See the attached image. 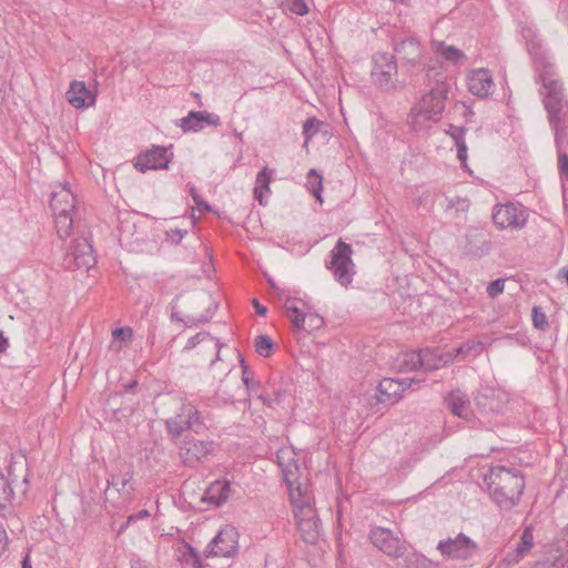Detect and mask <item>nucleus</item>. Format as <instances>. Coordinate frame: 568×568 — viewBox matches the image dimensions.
I'll return each instance as SVG.
<instances>
[{"label":"nucleus","instance_id":"44","mask_svg":"<svg viewBox=\"0 0 568 568\" xmlns=\"http://www.w3.org/2000/svg\"><path fill=\"white\" fill-rule=\"evenodd\" d=\"M112 336H113V343H115L116 339H121L123 342L130 341L132 337V328H130L128 326L115 328L112 332Z\"/></svg>","mask_w":568,"mask_h":568},{"label":"nucleus","instance_id":"16","mask_svg":"<svg viewBox=\"0 0 568 568\" xmlns=\"http://www.w3.org/2000/svg\"><path fill=\"white\" fill-rule=\"evenodd\" d=\"M468 90L474 95L485 98L494 90L493 74L484 68L471 70L467 75Z\"/></svg>","mask_w":568,"mask_h":568},{"label":"nucleus","instance_id":"36","mask_svg":"<svg viewBox=\"0 0 568 568\" xmlns=\"http://www.w3.org/2000/svg\"><path fill=\"white\" fill-rule=\"evenodd\" d=\"M13 497V489L11 488L9 481L0 476V516H4L3 511L7 508V504L10 503Z\"/></svg>","mask_w":568,"mask_h":568},{"label":"nucleus","instance_id":"31","mask_svg":"<svg viewBox=\"0 0 568 568\" xmlns=\"http://www.w3.org/2000/svg\"><path fill=\"white\" fill-rule=\"evenodd\" d=\"M284 307L286 315L291 320L294 328L303 329L306 322V315L297 307V300L287 298L285 301Z\"/></svg>","mask_w":568,"mask_h":568},{"label":"nucleus","instance_id":"50","mask_svg":"<svg viewBox=\"0 0 568 568\" xmlns=\"http://www.w3.org/2000/svg\"><path fill=\"white\" fill-rule=\"evenodd\" d=\"M186 232L175 229L168 233V239L171 243L179 244Z\"/></svg>","mask_w":568,"mask_h":568},{"label":"nucleus","instance_id":"19","mask_svg":"<svg viewBox=\"0 0 568 568\" xmlns=\"http://www.w3.org/2000/svg\"><path fill=\"white\" fill-rule=\"evenodd\" d=\"M67 101L75 109L88 108L95 103V95L83 81L74 80L65 92Z\"/></svg>","mask_w":568,"mask_h":568},{"label":"nucleus","instance_id":"30","mask_svg":"<svg viewBox=\"0 0 568 568\" xmlns=\"http://www.w3.org/2000/svg\"><path fill=\"white\" fill-rule=\"evenodd\" d=\"M476 405L479 409L484 412H495L496 406V393L493 387L485 386L478 390V394L475 398Z\"/></svg>","mask_w":568,"mask_h":568},{"label":"nucleus","instance_id":"17","mask_svg":"<svg viewBox=\"0 0 568 568\" xmlns=\"http://www.w3.org/2000/svg\"><path fill=\"white\" fill-rule=\"evenodd\" d=\"M527 221L526 210L521 204L508 203L499 207V226L518 229Z\"/></svg>","mask_w":568,"mask_h":568},{"label":"nucleus","instance_id":"45","mask_svg":"<svg viewBox=\"0 0 568 568\" xmlns=\"http://www.w3.org/2000/svg\"><path fill=\"white\" fill-rule=\"evenodd\" d=\"M132 479V476H129L128 478L123 477V478H119V477H112L111 480H109V489L111 487H114L118 491L120 489H124L126 487V485L130 483V480Z\"/></svg>","mask_w":568,"mask_h":568},{"label":"nucleus","instance_id":"56","mask_svg":"<svg viewBox=\"0 0 568 568\" xmlns=\"http://www.w3.org/2000/svg\"><path fill=\"white\" fill-rule=\"evenodd\" d=\"M8 347V339L0 332V353H3Z\"/></svg>","mask_w":568,"mask_h":568},{"label":"nucleus","instance_id":"35","mask_svg":"<svg viewBox=\"0 0 568 568\" xmlns=\"http://www.w3.org/2000/svg\"><path fill=\"white\" fill-rule=\"evenodd\" d=\"M180 296H175L174 300L171 302L172 310H175L178 307V301ZM172 320H176L179 322H183L187 327L196 326L201 323H206L210 321L211 316L202 315L199 318L194 317H186V320L181 318L178 314V312L173 311L171 315Z\"/></svg>","mask_w":568,"mask_h":568},{"label":"nucleus","instance_id":"61","mask_svg":"<svg viewBox=\"0 0 568 568\" xmlns=\"http://www.w3.org/2000/svg\"><path fill=\"white\" fill-rule=\"evenodd\" d=\"M23 568H27L26 560L23 561Z\"/></svg>","mask_w":568,"mask_h":568},{"label":"nucleus","instance_id":"25","mask_svg":"<svg viewBox=\"0 0 568 568\" xmlns=\"http://www.w3.org/2000/svg\"><path fill=\"white\" fill-rule=\"evenodd\" d=\"M486 349V345L479 339H468L458 346L453 353L454 362H469L475 359Z\"/></svg>","mask_w":568,"mask_h":568},{"label":"nucleus","instance_id":"7","mask_svg":"<svg viewBox=\"0 0 568 568\" xmlns=\"http://www.w3.org/2000/svg\"><path fill=\"white\" fill-rule=\"evenodd\" d=\"M165 424L169 434L175 438L180 437L186 429L196 434L205 429L201 413L192 404L183 405L180 413L169 418Z\"/></svg>","mask_w":568,"mask_h":568},{"label":"nucleus","instance_id":"21","mask_svg":"<svg viewBox=\"0 0 568 568\" xmlns=\"http://www.w3.org/2000/svg\"><path fill=\"white\" fill-rule=\"evenodd\" d=\"M295 456V452L290 447L281 448L276 454L278 467L282 470L284 480L290 487H292L300 469Z\"/></svg>","mask_w":568,"mask_h":568},{"label":"nucleus","instance_id":"38","mask_svg":"<svg viewBox=\"0 0 568 568\" xmlns=\"http://www.w3.org/2000/svg\"><path fill=\"white\" fill-rule=\"evenodd\" d=\"M178 551L180 554V560H183L185 562L192 561L193 566H196L199 564V556L191 545L182 542L179 546Z\"/></svg>","mask_w":568,"mask_h":568},{"label":"nucleus","instance_id":"34","mask_svg":"<svg viewBox=\"0 0 568 568\" xmlns=\"http://www.w3.org/2000/svg\"><path fill=\"white\" fill-rule=\"evenodd\" d=\"M481 487L486 488L488 494L493 499L497 496V487L494 486L495 484V471L494 467L489 466L488 468L483 467L481 468Z\"/></svg>","mask_w":568,"mask_h":568},{"label":"nucleus","instance_id":"41","mask_svg":"<svg viewBox=\"0 0 568 568\" xmlns=\"http://www.w3.org/2000/svg\"><path fill=\"white\" fill-rule=\"evenodd\" d=\"M447 209H456L457 211L465 212L469 207V201L465 197H447Z\"/></svg>","mask_w":568,"mask_h":568},{"label":"nucleus","instance_id":"59","mask_svg":"<svg viewBox=\"0 0 568 568\" xmlns=\"http://www.w3.org/2000/svg\"><path fill=\"white\" fill-rule=\"evenodd\" d=\"M491 219L494 222L497 220V204L493 206L491 209Z\"/></svg>","mask_w":568,"mask_h":568},{"label":"nucleus","instance_id":"6","mask_svg":"<svg viewBox=\"0 0 568 568\" xmlns=\"http://www.w3.org/2000/svg\"><path fill=\"white\" fill-rule=\"evenodd\" d=\"M352 254V246L339 239L331 251V260L326 264L335 281L345 287L353 282L355 275V264L353 263Z\"/></svg>","mask_w":568,"mask_h":568},{"label":"nucleus","instance_id":"9","mask_svg":"<svg viewBox=\"0 0 568 568\" xmlns=\"http://www.w3.org/2000/svg\"><path fill=\"white\" fill-rule=\"evenodd\" d=\"M525 480L520 474L508 469H499V506L511 507L516 505L523 495Z\"/></svg>","mask_w":568,"mask_h":568},{"label":"nucleus","instance_id":"11","mask_svg":"<svg viewBox=\"0 0 568 568\" xmlns=\"http://www.w3.org/2000/svg\"><path fill=\"white\" fill-rule=\"evenodd\" d=\"M369 540L378 550L392 558H400L407 550L405 541L400 540L388 528H372L369 531Z\"/></svg>","mask_w":568,"mask_h":568},{"label":"nucleus","instance_id":"4","mask_svg":"<svg viewBox=\"0 0 568 568\" xmlns=\"http://www.w3.org/2000/svg\"><path fill=\"white\" fill-rule=\"evenodd\" d=\"M544 85L548 90L545 105L556 131L557 145L561 148L565 143H568L567 112L564 110L561 100L558 97L561 93V85L555 80L548 82L544 80Z\"/></svg>","mask_w":568,"mask_h":568},{"label":"nucleus","instance_id":"27","mask_svg":"<svg viewBox=\"0 0 568 568\" xmlns=\"http://www.w3.org/2000/svg\"><path fill=\"white\" fill-rule=\"evenodd\" d=\"M419 351H406L398 354L394 359V368L398 372H412L420 367Z\"/></svg>","mask_w":568,"mask_h":568},{"label":"nucleus","instance_id":"58","mask_svg":"<svg viewBox=\"0 0 568 568\" xmlns=\"http://www.w3.org/2000/svg\"><path fill=\"white\" fill-rule=\"evenodd\" d=\"M138 385L136 381H132L124 385L126 392H131Z\"/></svg>","mask_w":568,"mask_h":568},{"label":"nucleus","instance_id":"22","mask_svg":"<svg viewBox=\"0 0 568 568\" xmlns=\"http://www.w3.org/2000/svg\"><path fill=\"white\" fill-rule=\"evenodd\" d=\"M445 403L455 416L464 420L471 419L473 410L470 408V400L468 396L460 389L452 390L445 397Z\"/></svg>","mask_w":568,"mask_h":568},{"label":"nucleus","instance_id":"12","mask_svg":"<svg viewBox=\"0 0 568 568\" xmlns=\"http://www.w3.org/2000/svg\"><path fill=\"white\" fill-rule=\"evenodd\" d=\"M237 531L232 526L221 528L204 550L205 557H232L237 551Z\"/></svg>","mask_w":568,"mask_h":568},{"label":"nucleus","instance_id":"15","mask_svg":"<svg viewBox=\"0 0 568 568\" xmlns=\"http://www.w3.org/2000/svg\"><path fill=\"white\" fill-rule=\"evenodd\" d=\"M221 125V119L217 114L207 111H190L186 116L181 119V129L183 132H199L206 126Z\"/></svg>","mask_w":568,"mask_h":568},{"label":"nucleus","instance_id":"51","mask_svg":"<svg viewBox=\"0 0 568 568\" xmlns=\"http://www.w3.org/2000/svg\"><path fill=\"white\" fill-rule=\"evenodd\" d=\"M205 336H206V333L201 332V333H197L196 335L190 337L186 342L185 348L191 349V348L195 347L199 343H201L205 338Z\"/></svg>","mask_w":568,"mask_h":568},{"label":"nucleus","instance_id":"10","mask_svg":"<svg viewBox=\"0 0 568 568\" xmlns=\"http://www.w3.org/2000/svg\"><path fill=\"white\" fill-rule=\"evenodd\" d=\"M477 544L464 534H458L455 538L439 540L437 550L449 559L466 560L477 552Z\"/></svg>","mask_w":568,"mask_h":568},{"label":"nucleus","instance_id":"48","mask_svg":"<svg viewBox=\"0 0 568 568\" xmlns=\"http://www.w3.org/2000/svg\"><path fill=\"white\" fill-rule=\"evenodd\" d=\"M306 321L311 329L320 328L324 324L323 317L318 316L317 314L306 315Z\"/></svg>","mask_w":568,"mask_h":568},{"label":"nucleus","instance_id":"37","mask_svg":"<svg viewBox=\"0 0 568 568\" xmlns=\"http://www.w3.org/2000/svg\"><path fill=\"white\" fill-rule=\"evenodd\" d=\"M534 546V535L530 528H526L520 537V542L517 547V557H524L530 551Z\"/></svg>","mask_w":568,"mask_h":568},{"label":"nucleus","instance_id":"29","mask_svg":"<svg viewBox=\"0 0 568 568\" xmlns=\"http://www.w3.org/2000/svg\"><path fill=\"white\" fill-rule=\"evenodd\" d=\"M433 49L436 54L449 62H453L454 64H458L465 59V54L462 50L454 45H447L440 41H433Z\"/></svg>","mask_w":568,"mask_h":568},{"label":"nucleus","instance_id":"8","mask_svg":"<svg viewBox=\"0 0 568 568\" xmlns=\"http://www.w3.org/2000/svg\"><path fill=\"white\" fill-rule=\"evenodd\" d=\"M214 450L213 440H199L186 436L179 446V456L184 466L196 467L213 455Z\"/></svg>","mask_w":568,"mask_h":568},{"label":"nucleus","instance_id":"53","mask_svg":"<svg viewBox=\"0 0 568 568\" xmlns=\"http://www.w3.org/2000/svg\"><path fill=\"white\" fill-rule=\"evenodd\" d=\"M252 304H253V306H254V308H255V312H256L260 316H265V315H266V313H267V308H266L264 305H262V304H261L256 298H254V300L252 301Z\"/></svg>","mask_w":568,"mask_h":568},{"label":"nucleus","instance_id":"28","mask_svg":"<svg viewBox=\"0 0 568 568\" xmlns=\"http://www.w3.org/2000/svg\"><path fill=\"white\" fill-rule=\"evenodd\" d=\"M272 179V171L264 166L256 175L254 196L261 205H266L264 196L270 194V182Z\"/></svg>","mask_w":568,"mask_h":568},{"label":"nucleus","instance_id":"46","mask_svg":"<svg viewBox=\"0 0 568 568\" xmlns=\"http://www.w3.org/2000/svg\"><path fill=\"white\" fill-rule=\"evenodd\" d=\"M290 9L298 16H304L307 12V6L303 0H291Z\"/></svg>","mask_w":568,"mask_h":568},{"label":"nucleus","instance_id":"1","mask_svg":"<svg viewBox=\"0 0 568 568\" xmlns=\"http://www.w3.org/2000/svg\"><path fill=\"white\" fill-rule=\"evenodd\" d=\"M430 89L420 100L410 109L408 114V125L412 130L419 132L426 131L432 122H436L445 109V102L448 99L450 90L446 75L436 67H428L426 70Z\"/></svg>","mask_w":568,"mask_h":568},{"label":"nucleus","instance_id":"60","mask_svg":"<svg viewBox=\"0 0 568 568\" xmlns=\"http://www.w3.org/2000/svg\"><path fill=\"white\" fill-rule=\"evenodd\" d=\"M129 526H125V523L123 525H121V527L119 528V531L118 534H122Z\"/></svg>","mask_w":568,"mask_h":568},{"label":"nucleus","instance_id":"57","mask_svg":"<svg viewBox=\"0 0 568 568\" xmlns=\"http://www.w3.org/2000/svg\"><path fill=\"white\" fill-rule=\"evenodd\" d=\"M131 568H146V567L140 559H136V560L131 561Z\"/></svg>","mask_w":568,"mask_h":568},{"label":"nucleus","instance_id":"49","mask_svg":"<svg viewBox=\"0 0 568 568\" xmlns=\"http://www.w3.org/2000/svg\"><path fill=\"white\" fill-rule=\"evenodd\" d=\"M150 517V513L146 509L140 510L136 514H133L128 517L125 521V526H130L132 523H135L136 520L146 519Z\"/></svg>","mask_w":568,"mask_h":568},{"label":"nucleus","instance_id":"13","mask_svg":"<svg viewBox=\"0 0 568 568\" xmlns=\"http://www.w3.org/2000/svg\"><path fill=\"white\" fill-rule=\"evenodd\" d=\"M420 381L415 378H383L378 384L379 402L395 403L406 389H418Z\"/></svg>","mask_w":568,"mask_h":568},{"label":"nucleus","instance_id":"18","mask_svg":"<svg viewBox=\"0 0 568 568\" xmlns=\"http://www.w3.org/2000/svg\"><path fill=\"white\" fill-rule=\"evenodd\" d=\"M394 51L399 57V59L414 67L419 63L423 48L420 41L417 38L408 37L406 39L395 41Z\"/></svg>","mask_w":568,"mask_h":568},{"label":"nucleus","instance_id":"39","mask_svg":"<svg viewBox=\"0 0 568 568\" xmlns=\"http://www.w3.org/2000/svg\"><path fill=\"white\" fill-rule=\"evenodd\" d=\"M254 345L257 354L263 357H268L274 346L272 339L266 335H258L255 338Z\"/></svg>","mask_w":568,"mask_h":568},{"label":"nucleus","instance_id":"26","mask_svg":"<svg viewBox=\"0 0 568 568\" xmlns=\"http://www.w3.org/2000/svg\"><path fill=\"white\" fill-rule=\"evenodd\" d=\"M448 134L457 149V158L460 161V164L464 169L467 168V145L465 142V133L466 129L464 126H456L449 124L448 129L445 131Z\"/></svg>","mask_w":568,"mask_h":568},{"label":"nucleus","instance_id":"23","mask_svg":"<svg viewBox=\"0 0 568 568\" xmlns=\"http://www.w3.org/2000/svg\"><path fill=\"white\" fill-rule=\"evenodd\" d=\"M70 255L78 268L88 271L95 264L93 247L87 239L77 240Z\"/></svg>","mask_w":568,"mask_h":568},{"label":"nucleus","instance_id":"43","mask_svg":"<svg viewBox=\"0 0 568 568\" xmlns=\"http://www.w3.org/2000/svg\"><path fill=\"white\" fill-rule=\"evenodd\" d=\"M190 195L192 196L194 203L197 205L200 210L211 211V206L207 202H205L197 193L196 189L193 185L189 186Z\"/></svg>","mask_w":568,"mask_h":568},{"label":"nucleus","instance_id":"14","mask_svg":"<svg viewBox=\"0 0 568 568\" xmlns=\"http://www.w3.org/2000/svg\"><path fill=\"white\" fill-rule=\"evenodd\" d=\"M172 156L173 153L170 151V148L153 145L136 158L135 168L140 172L166 169Z\"/></svg>","mask_w":568,"mask_h":568},{"label":"nucleus","instance_id":"32","mask_svg":"<svg viewBox=\"0 0 568 568\" xmlns=\"http://www.w3.org/2000/svg\"><path fill=\"white\" fill-rule=\"evenodd\" d=\"M402 558H404L406 568H438L435 562L416 551L409 554L405 552Z\"/></svg>","mask_w":568,"mask_h":568},{"label":"nucleus","instance_id":"55","mask_svg":"<svg viewBox=\"0 0 568 568\" xmlns=\"http://www.w3.org/2000/svg\"><path fill=\"white\" fill-rule=\"evenodd\" d=\"M7 547V535L6 531L0 528V555L6 550Z\"/></svg>","mask_w":568,"mask_h":568},{"label":"nucleus","instance_id":"3","mask_svg":"<svg viewBox=\"0 0 568 568\" xmlns=\"http://www.w3.org/2000/svg\"><path fill=\"white\" fill-rule=\"evenodd\" d=\"M371 74L374 84L384 92H396L405 87V83L398 80L397 62L393 54L375 53Z\"/></svg>","mask_w":568,"mask_h":568},{"label":"nucleus","instance_id":"52","mask_svg":"<svg viewBox=\"0 0 568 568\" xmlns=\"http://www.w3.org/2000/svg\"><path fill=\"white\" fill-rule=\"evenodd\" d=\"M559 168L564 174L568 175V155L567 154L559 155Z\"/></svg>","mask_w":568,"mask_h":568},{"label":"nucleus","instance_id":"33","mask_svg":"<svg viewBox=\"0 0 568 568\" xmlns=\"http://www.w3.org/2000/svg\"><path fill=\"white\" fill-rule=\"evenodd\" d=\"M322 181H323L322 175L315 169H311L308 171L307 187L320 202L323 201L322 196H321V192L323 189Z\"/></svg>","mask_w":568,"mask_h":568},{"label":"nucleus","instance_id":"24","mask_svg":"<svg viewBox=\"0 0 568 568\" xmlns=\"http://www.w3.org/2000/svg\"><path fill=\"white\" fill-rule=\"evenodd\" d=\"M231 483L226 479L213 481L204 491L203 500L215 506H221L231 496Z\"/></svg>","mask_w":568,"mask_h":568},{"label":"nucleus","instance_id":"20","mask_svg":"<svg viewBox=\"0 0 568 568\" xmlns=\"http://www.w3.org/2000/svg\"><path fill=\"white\" fill-rule=\"evenodd\" d=\"M420 367L427 371L439 369L453 363V353L444 352L439 348H425L419 351Z\"/></svg>","mask_w":568,"mask_h":568},{"label":"nucleus","instance_id":"40","mask_svg":"<svg viewBox=\"0 0 568 568\" xmlns=\"http://www.w3.org/2000/svg\"><path fill=\"white\" fill-rule=\"evenodd\" d=\"M321 122L315 118L307 119L303 125L305 142H308L318 131Z\"/></svg>","mask_w":568,"mask_h":568},{"label":"nucleus","instance_id":"47","mask_svg":"<svg viewBox=\"0 0 568 568\" xmlns=\"http://www.w3.org/2000/svg\"><path fill=\"white\" fill-rule=\"evenodd\" d=\"M241 365H242V381L245 384V386L248 389H251L253 387V384H254L253 383V377H252L251 373L248 372V368L245 365L244 359L241 361Z\"/></svg>","mask_w":568,"mask_h":568},{"label":"nucleus","instance_id":"2","mask_svg":"<svg viewBox=\"0 0 568 568\" xmlns=\"http://www.w3.org/2000/svg\"><path fill=\"white\" fill-rule=\"evenodd\" d=\"M290 498L301 537L307 544H315L320 538V520L315 509L310 500L303 498L300 488L296 491L291 489Z\"/></svg>","mask_w":568,"mask_h":568},{"label":"nucleus","instance_id":"54","mask_svg":"<svg viewBox=\"0 0 568 568\" xmlns=\"http://www.w3.org/2000/svg\"><path fill=\"white\" fill-rule=\"evenodd\" d=\"M487 293L490 297L495 298L497 296V280L491 281L487 286Z\"/></svg>","mask_w":568,"mask_h":568},{"label":"nucleus","instance_id":"42","mask_svg":"<svg viewBox=\"0 0 568 568\" xmlns=\"http://www.w3.org/2000/svg\"><path fill=\"white\" fill-rule=\"evenodd\" d=\"M532 323L535 327L544 329L548 325L547 316L539 307L532 310Z\"/></svg>","mask_w":568,"mask_h":568},{"label":"nucleus","instance_id":"5","mask_svg":"<svg viewBox=\"0 0 568 568\" xmlns=\"http://www.w3.org/2000/svg\"><path fill=\"white\" fill-rule=\"evenodd\" d=\"M74 201V195L65 187L51 195L50 207L54 214L57 233L62 240L69 237L72 231Z\"/></svg>","mask_w":568,"mask_h":568}]
</instances>
